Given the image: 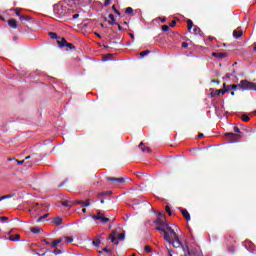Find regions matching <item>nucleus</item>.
<instances>
[{"mask_svg": "<svg viewBox=\"0 0 256 256\" xmlns=\"http://www.w3.org/2000/svg\"><path fill=\"white\" fill-rule=\"evenodd\" d=\"M165 230L167 231L171 239V242H168L170 245H172L175 249H179V247H183V243L179 239L177 232H175V230L171 226H169L168 223L166 224Z\"/></svg>", "mask_w": 256, "mask_h": 256, "instance_id": "1", "label": "nucleus"}, {"mask_svg": "<svg viewBox=\"0 0 256 256\" xmlns=\"http://www.w3.org/2000/svg\"><path fill=\"white\" fill-rule=\"evenodd\" d=\"M108 239H110V241L114 243V245H119V241H125V233L119 234L117 233V230H114L112 231V233H110Z\"/></svg>", "mask_w": 256, "mask_h": 256, "instance_id": "2", "label": "nucleus"}, {"mask_svg": "<svg viewBox=\"0 0 256 256\" xmlns=\"http://www.w3.org/2000/svg\"><path fill=\"white\" fill-rule=\"evenodd\" d=\"M241 91H255L256 83L255 82H249L248 80H241Z\"/></svg>", "mask_w": 256, "mask_h": 256, "instance_id": "3", "label": "nucleus"}, {"mask_svg": "<svg viewBox=\"0 0 256 256\" xmlns=\"http://www.w3.org/2000/svg\"><path fill=\"white\" fill-rule=\"evenodd\" d=\"M166 225H160L158 227H156V231H160V233H162L164 235V240L167 241V243H171V236H169V233L166 230Z\"/></svg>", "mask_w": 256, "mask_h": 256, "instance_id": "4", "label": "nucleus"}, {"mask_svg": "<svg viewBox=\"0 0 256 256\" xmlns=\"http://www.w3.org/2000/svg\"><path fill=\"white\" fill-rule=\"evenodd\" d=\"M182 247L183 249V253H184V256H201V253L199 251H195V250H189V246L187 245H183L180 246Z\"/></svg>", "mask_w": 256, "mask_h": 256, "instance_id": "5", "label": "nucleus"}, {"mask_svg": "<svg viewBox=\"0 0 256 256\" xmlns=\"http://www.w3.org/2000/svg\"><path fill=\"white\" fill-rule=\"evenodd\" d=\"M92 219H94L95 221H101L103 225H107V223H109L110 221V219L105 217V214H103L102 212H98L96 215L92 216Z\"/></svg>", "mask_w": 256, "mask_h": 256, "instance_id": "6", "label": "nucleus"}, {"mask_svg": "<svg viewBox=\"0 0 256 256\" xmlns=\"http://www.w3.org/2000/svg\"><path fill=\"white\" fill-rule=\"evenodd\" d=\"M106 181H110L111 185H123L125 178L106 177Z\"/></svg>", "mask_w": 256, "mask_h": 256, "instance_id": "7", "label": "nucleus"}, {"mask_svg": "<svg viewBox=\"0 0 256 256\" xmlns=\"http://www.w3.org/2000/svg\"><path fill=\"white\" fill-rule=\"evenodd\" d=\"M73 205H82V207H89L91 205V200L90 199H87L86 201L76 200L73 202Z\"/></svg>", "mask_w": 256, "mask_h": 256, "instance_id": "8", "label": "nucleus"}, {"mask_svg": "<svg viewBox=\"0 0 256 256\" xmlns=\"http://www.w3.org/2000/svg\"><path fill=\"white\" fill-rule=\"evenodd\" d=\"M179 211L182 213L186 221H191V214H189V211H187V209L179 208Z\"/></svg>", "mask_w": 256, "mask_h": 256, "instance_id": "9", "label": "nucleus"}, {"mask_svg": "<svg viewBox=\"0 0 256 256\" xmlns=\"http://www.w3.org/2000/svg\"><path fill=\"white\" fill-rule=\"evenodd\" d=\"M138 147L142 151V153H151V148L145 146V143L143 142H141Z\"/></svg>", "mask_w": 256, "mask_h": 256, "instance_id": "10", "label": "nucleus"}, {"mask_svg": "<svg viewBox=\"0 0 256 256\" xmlns=\"http://www.w3.org/2000/svg\"><path fill=\"white\" fill-rule=\"evenodd\" d=\"M7 24L9 25V27H11V29H17V27H19L16 19L7 20Z\"/></svg>", "mask_w": 256, "mask_h": 256, "instance_id": "11", "label": "nucleus"}, {"mask_svg": "<svg viewBox=\"0 0 256 256\" xmlns=\"http://www.w3.org/2000/svg\"><path fill=\"white\" fill-rule=\"evenodd\" d=\"M212 55L216 59H225V57H227V53H225V52H213Z\"/></svg>", "mask_w": 256, "mask_h": 256, "instance_id": "12", "label": "nucleus"}, {"mask_svg": "<svg viewBox=\"0 0 256 256\" xmlns=\"http://www.w3.org/2000/svg\"><path fill=\"white\" fill-rule=\"evenodd\" d=\"M217 95H225L223 89L211 90L210 97H217Z\"/></svg>", "mask_w": 256, "mask_h": 256, "instance_id": "13", "label": "nucleus"}, {"mask_svg": "<svg viewBox=\"0 0 256 256\" xmlns=\"http://www.w3.org/2000/svg\"><path fill=\"white\" fill-rule=\"evenodd\" d=\"M58 47L63 48L67 45V40L63 37H59L57 40Z\"/></svg>", "mask_w": 256, "mask_h": 256, "instance_id": "14", "label": "nucleus"}, {"mask_svg": "<svg viewBox=\"0 0 256 256\" xmlns=\"http://www.w3.org/2000/svg\"><path fill=\"white\" fill-rule=\"evenodd\" d=\"M222 93H224V95H225V93H229V91H233V86H232V84H230V85H226L225 83L223 84V89H222Z\"/></svg>", "mask_w": 256, "mask_h": 256, "instance_id": "15", "label": "nucleus"}, {"mask_svg": "<svg viewBox=\"0 0 256 256\" xmlns=\"http://www.w3.org/2000/svg\"><path fill=\"white\" fill-rule=\"evenodd\" d=\"M41 231H43V229H41L40 227L30 228V232L34 233V235H39V233H41Z\"/></svg>", "mask_w": 256, "mask_h": 256, "instance_id": "16", "label": "nucleus"}, {"mask_svg": "<svg viewBox=\"0 0 256 256\" xmlns=\"http://www.w3.org/2000/svg\"><path fill=\"white\" fill-rule=\"evenodd\" d=\"M125 14L130 15V17H135V11L131 7L126 8Z\"/></svg>", "mask_w": 256, "mask_h": 256, "instance_id": "17", "label": "nucleus"}, {"mask_svg": "<svg viewBox=\"0 0 256 256\" xmlns=\"http://www.w3.org/2000/svg\"><path fill=\"white\" fill-rule=\"evenodd\" d=\"M108 17L110 19V21H108L109 25H117V20H115V15L109 14Z\"/></svg>", "mask_w": 256, "mask_h": 256, "instance_id": "18", "label": "nucleus"}, {"mask_svg": "<svg viewBox=\"0 0 256 256\" xmlns=\"http://www.w3.org/2000/svg\"><path fill=\"white\" fill-rule=\"evenodd\" d=\"M233 37H235V39H239V37H243V31H241V30H234L233 31Z\"/></svg>", "mask_w": 256, "mask_h": 256, "instance_id": "19", "label": "nucleus"}, {"mask_svg": "<svg viewBox=\"0 0 256 256\" xmlns=\"http://www.w3.org/2000/svg\"><path fill=\"white\" fill-rule=\"evenodd\" d=\"M31 16L29 15H22L19 17V20L21 21V23H25V21H31Z\"/></svg>", "mask_w": 256, "mask_h": 256, "instance_id": "20", "label": "nucleus"}, {"mask_svg": "<svg viewBox=\"0 0 256 256\" xmlns=\"http://www.w3.org/2000/svg\"><path fill=\"white\" fill-rule=\"evenodd\" d=\"M53 223H54V225H63V218L56 217V218H54Z\"/></svg>", "mask_w": 256, "mask_h": 256, "instance_id": "21", "label": "nucleus"}, {"mask_svg": "<svg viewBox=\"0 0 256 256\" xmlns=\"http://www.w3.org/2000/svg\"><path fill=\"white\" fill-rule=\"evenodd\" d=\"M154 223L155 225H158V226L167 224V222L161 218H158L157 220H155Z\"/></svg>", "mask_w": 256, "mask_h": 256, "instance_id": "22", "label": "nucleus"}, {"mask_svg": "<svg viewBox=\"0 0 256 256\" xmlns=\"http://www.w3.org/2000/svg\"><path fill=\"white\" fill-rule=\"evenodd\" d=\"M21 239V235L16 234L9 237V241H19Z\"/></svg>", "mask_w": 256, "mask_h": 256, "instance_id": "23", "label": "nucleus"}, {"mask_svg": "<svg viewBox=\"0 0 256 256\" xmlns=\"http://www.w3.org/2000/svg\"><path fill=\"white\" fill-rule=\"evenodd\" d=\"M48 35H49L50 39H56L57 41L59 39V35H57V33H55V32H49Z\"/></svg>", "mask_w": 256, "mask_h": 256, "instance_id": "24", "label": "nucleus"}, {"mask_svg": "<svg viewBox=\"0 0 256 256\" xmlns=\"http://www.w3.org/2000/svg\"><path fill=\"white\" fill-rule=\"evenodd\" d=\"M63 207H73V201H63Z\"/></svg>", "mask_w": 256, "mask_h": 256, "instance_id": "25", "label": "nucleus"}, {"mask_svg": "<svg viewBox=\"0 0 256 256\" xmlns=\"http://www.w3.org/2000/svg\"><path fill=\"white\" fill-rule=\"evenodd\" d=\"M59 243H61V239H57V240H54L52 243H51V247L53 249L57 248V245H59Z\"/></svg>", "mask_w": 256, "mask_h": 256, "instance_id": "26", "label": "nucleus"}, {"mask_svg": "<svg viewBox=\"0 0 256 256\" xmlns=\"http://www.w3.org/2000/svg\"><path fill=\"white\" fill-rule=\"evenodd\" d=\"M135 175L138 179H143V175L144 177H148L147 173H141V172H135Z\"/></svg>", "mask_w": 256, "mask_h": 256, "instance_id": "27", "label": "nucleus"}, {"mask_svg": "<svg viewBox=\"0 0 256 256\" xmlns=\"http://www.w3.org/2000/svg\"><path fill=\"white\" fill-rule=\"evenodd\" d=\"M187 25H188V31L191 32V29H193V20L188 19Z\"/></svg>", "mask_w": 256, "mask_h": 256, "instance_id": "28", "label": "nucleus"}, {"mask_svg": "<svg viewBox=\"0 0 256 256\" xmlns=\"http://www.w3.org/2000/svg\"><path fill=\"white\" fill-rule=\"evenodd\" d=\"M18 165H23L25 163V165H27L28 167H31V165H33V163H30L29 162H25V160H16Z\"/></svg>", "mask_w": 256, "mask_h": 256, "instance_id": "29", "label": "nucleus"}, {"mask_svg": "<svg viewBox=\"0 0 256 256\" xmlns=\"http://www.w3.org/2000/svg\"><path fill=\"white\" fill-rule=\"evenodd\" d=\"M242 121H244L245 123H247L248 121L251 120V118L249 116H247V114H243L241 117Z\"/></svg>", "mask_w": 256, "mask_h": 256, "instance_id": "30", "label": "nucleus"}, {"mask_svg": "<svg viewBox=\"0 0 256 256\" xmlns=\"http://www.w3.org/2000/svg\"><path fill=\"white\" fill-rule=\"evenodd\" d=\"M236 89H240L241 90V82L239 84H233L232 85V91H236Z\"/></svg>", "mask_w": 256, "mask_h": 256, "instance_id": "31", "label": "nucleus"}, {"mask_svg": "<svg viewBox=\"0 0 256 256\" xmlns=\"http://www.w3.org/2000/svg\"><path fill=\"white\" fill-rule=\"evenodd\" d=\"M47 217H49V214H48V213H46V214L40 216V217L37 219V222H38V223H41V220H42V219H47Z\"/></svg>", "mask_w": 256, "mask_h": 256, "instance_id": "32", "label": "nucleus"}, {"mask_svg": "<svg viewBox=\"0 0 256 256\" xmlns=\"http://www.w3.org/2000/svg\"><path fill=\"white\" fill-rule=\"evenodd\" d=\"M193 31H194V34H195V35H199V34L201 33V28L195 26L194 29H193Z\"/></svg>", "mask_w": 256, "mask_h": 256, "instance_id": "33", "label": "nucleus"}, {"mask_svg": "<svg viewBox=\"0 0 256 256\" xmlns=\"http://www.w3.org/2000/svg\"><path fill=\"white\" fill-rule=\"evenodd\" d=\"M158 219H162V220L166 221L165 214L163 212H159Z\"/></svg>", "mask_w": 256, "mask_h": 256, "instance_id": "34", "label": "nucleus"}, {"mask_svg": "<svg viewBox=\"0 0 256 256\" xmlns=\"http://www.w3.org/2000/svg\"><path fill=\"white\" fill-rule=\"evenodd\" d=\"M104 253H107L108 255H113V251L111 249H108L107 247L103 248Z\"/></svg>", "mask_w": 256, "mask_h": 256, "instance_id": "35", "label": "nucleus"}, {"mask_svg": "<svg viewBox=\"0 0 256 256\" xmlns=\"http://www.w3.org/2000/svg\"><path fill=\"white\" fill-rule=\"evenodd\" d=\"M149 53H151L150 50H145V51L140 52V55H141V57H145V55H149Z\"/></svg>", "mask_w": 256, "mask_h": 256, "instance_id": "36", "label": "nucleus"}, {"mask_svg": "<svg viewBox=\"0 0 256 256\" xmlns=\"http://www.w3.org/2000/svg\"><path fill=\"white\" fill-rule=\"evenodd\" d=\"M166 212L168 213L169 217L173 215V212H171V207H169V205H166Z\"/></svg>", "mask_w": 256, "mask_h": 256, "instance_id": "37", "label": "nucleus"}, {"mask_svg": "<svg viewBox=\"0 0 256 256\" xmlns=\"http://www.w3.org/2000/svg\"><path fill=\"white\" fill-rule=\"evenodd\" d=\"M92 243H93V245H95V247H99V245H101V240L96 239Z\"/></svg>", "mask_w": 256, "mask_h": 256, "instance_id": "38", "label": "nucleus"}, {"mask_svg": "<svg viewBox=\"0 0 256 256\" xmlns=\"http://www.w3.org/2000/svg\"><path fill=\"white\" fill-rule=\"evenodd\" d=\"M225 135H226V137H239V135L234 134L233 132H228Z\"/></svg>", "mask_w": 256, "mask_h": 256, "instance_id": "39", "label": "nucleus"}, {"mask_svg": "<svg viewBox=\"0 0 256 256\" xmlns=\"http://www.w3.org/2000/svg\"><path fill=\"white\" fill-rule=\"evenodd\" d=\"M65 240H66V243H73V237L71 236H66Z\"/></svg>", "mask_w": 256, "mask_h": 256, "instance_id": "40", "label": "nucleus"}, {"mask_svg": "<svg viewBox=\"0 0 256 256\" xmlns=\"http://www.w3.org/2000/svg\"><path fill=\"white\" fill-rule=\"evenodd\" d=\"M144 251H146V253H151L153 250L151 249V246L147 245L144 247Z\"/></svg>", "mask_w": 256, "mask_h": 256, "instance_id": "41", "label": "nucleus"}, {"mask_svg": "<svg viewBox=\"0 0 256 256\" xmlns=\"http://www.w3.org/2000/svg\"><path fill=\"white\" fill-rule=\"evenodd\" d=\"M227 79H230V77H235V70L232 71V73L226 74Z\"/></svg>", "mask_w": 256, "mask_h": 256, "instance_id": "42", "label": "nucleus"}, {"mask_svg": "<svg viewBox=\"0 0 256 256\" xmlns=\"http://www.w3.org/2000/svg\"><path fill=\"white\" fill-rule=\"evenodd\" d=\"M15 15H17V17H19V18L22 16L20 8L15 9Z\"/></svg>", "mask_w": 256, "mask_h": 256, "instance_id": "43", "label": "nucleus"}, {"mask_svg": "<svg viewBox=\"0 0 256 256\" xmlns=\"http://www.w3.org/2000/svg\"><path fill=\"white\" fill-rule=\"evenodd\" d=\"M112 9L116 15H121V12L119 10H117V7H115V5L112 6Z\"/></svg>", "mask_w": 256, "mask_h": 256, "instance_id": "44", "label": "nucleus"}, {"mask_svg": "<svg viewBox=\"0 0 256 256\" xmlns=\"http://www.w3.org/2000/svg\"><path fill=\"white\" fill-rule=\"evenodd\" d=\"M53 253L54 255H61L62 251L58 248H55Z\"/></svg>", "mask_w": 256, "mask_h": 256, "instance_id": "45", "label": "nucleus"}, {"mask_svg": "<svg viewBox=\"0 0 256 256\" xmlns=\"http://www.w3.org/2000/svg\"><path fill=\"white\" fill-rule=\"evenodd\" d=\"M65 47H68L69 49H75V45L68 43V42H66Z\"/></svg>", "mask_w": 256, "mask_h": 256, "instance_id": "46", "label": "nucleus"}, {"mask_svg": "<svg viewBox=\"0 0 256 256\" xmlns=\"http://www.w3.org/2000/svg\"><path fill=\"white\" fill-rule=\"evenodd\" d=\"M11 197H13V195H4L1 196L2 201H5V199H11Z\"/></svg>", "mask_w": 256, "mask_h": 256, "instance_id": "47", "label": "nucleus"}, {"mask_svg": "<svg viewBox=\"0 0 256 256\" xmlns=\"http://www.w3.org/2000/svg\"><path fill=\"white\" fill-rule=\"evenodd\" d=\"M142 203L146 206V207H148V209H151V203H149V202H147V201H142Z\"/></svg>", "mask_w": 256, "mask_h": 256, "instance_id": "48", "label": "nucleus"}, {"mask_svg": "<svg viewBox=\"0 0 256 256\" xmlns=\"http://www.w3.org/2000/svg\"><path fill=\"white\" fill-rule=\"evenodd\" d=\"M162 31H164V32L169 31V26L168 25H163L162 26Z\"/></svg>", "mask_w": 256, "mask_h": 256, "instance_id": "49", "label": "nucleus"}, {"mask_svg": "<svg viewBox=\"0 0 256 256\" xmlns=\"http://www.w3.org/2000/svg\"><path fill=\"white\" fill-rule=\"evenodd\" d=\"M111 5V0H105L104 7H109Z\"/></svg>", "mask_w": 256, "mask_h": 256, "instance_id": "50", "label": "nucleus"}, {"mask_svg": "<svg viewBox=\"0 0 256 256\" xmlns=\"http://www.w3.org/2000/svg\"><path fill=\"white\" fill-rule=\"evenodd\" d=\"M110 192H100L98 193V197H103V195H109Z\"/></svg>", "mask_w": 256, "mask_h": 256, "instance_id": "51", "label": "nucleus"}, {"mask_svg": "<svg viewBox=\"0 0 256 256\" xmlns=\"http://www.w3.org/2000/svg\"><path fill=\"white\" fill-rule=\"evenodd\" d=\"M175 25H177V21L172 20L170 23V27H175Z\"/></svg>", "mask_w": 256, "mask_h": 256, "instance_id": "52", "label": "nucleus"}, {"mask_svg": "<svg viewBox=\"0 0 256 256\" xmlns=\"http://www.w3.org/2000/svg\"><path fill=\"white\" fill-rule=\"evenodd\" d=\"M234 133H241V130L239 129V127H234Z\"/></svg>", "mask_w": 256, "mask_h": 256, "instance_id": "53", "label": "nucleus"}, {"mask_svg": "<svg viewBox=\"0 0 256 256\" xmlns=\"http://www.w3.org/2000/svg\"><path fill=\"white\" fill-rule=\"evenodd\" d=\"M115 25H117L119 31H123V27L121 26L120 23H117V24H115Z\"/></svg>", "mask_w": 256, "mask_h": 256, "instance_id": "54", "label": "nucleus"}, {"mask_svg": "<svg viewBox=\"0 0 256 256\" xmlns=\"http://www.w3.org/2000/svg\"><path fill=\"white\" fill-rule=\"evenodd\" d=\"M182 47L185 49V48L189 47V44L187 42H183Z\"/></svg>", "mask_w": 256, "mask_h": 256, "instance_id": "55", "label": "nucleus"}, {"mask_svg": "<svg viewBox=\"0 0 256 256\" xmlns=\"http://www.w3.org/2000/svg\"><path fill=\"white\" fill-rule=\"evenodd\" d=\"M72 19H79V14H74V15L72 16Z\"/></svg>", "mask_w": 256, "mask_h": 256, "instance_id": "56", "label": "nucleus"}, {"mask_svg": "<svg viewBox=\"0 0 256 256\" xmlns=\"http://www.w3.org/2000/svg\"><path fill=\"white\" fill-rule=\"evenodd\" d=\"M0 219H1V221H7V219H9V218L6 216H2Z\"/></svg>", "mask_w": 256, "mask_h": 256, "instance_id": "57", "label": "nucleus"}, {"mask_svg": "<svg viewBox=\"0 0 256 256\" xmlns=\"http://www.w3.org/2000/svg\"><path fill=\"white\" fill-rule=\"evenodd\" d=\"M203 137H204V134H203V133L198 134V139H201V138H203Z\"/></svg>", "mask_w": 256, "mask_h": 256, "instance_id": "58", "label": "nucleus"}, {"mask_svg": "<svg viewBox=\"0 0 256 256\" xmlns=\"http://www.w3.org/2000/svg\"><path fill=\"white\" fill-rule=\"evenodd\" d=\"M160 21H161V23H165V21H167V18H165V17L161 18Z\"/></svg>", "mask_w": 256, "mask_h": 256, "instance_id": "59", "label": "nucleus"}, {"mask_svg": "<svg viewBox=\"0 0 256 256\" xmlns=\"http://www.w3.org/2000/svg\"><path fill=\"white\" fill-rule=\"evenodd\" d=\"M44 243H45L46 245H51V242H49V241H47V240H45V239H44Z\"/></svg>", "mask_w": 256, "mask_h": 256, "instance_id": "60", "label": "nucleus"}, {"mask_svg": "<svg viewBox=\"0 0 256 256\" xmlns=\"http://www.w3.org/2000/svg\"><path fill=\"white\" fill-rule=\"evenodd\" d=\"M130 37H131V39H135V34L130 33Z\"/></svg>", "mask_w": 256, "mask_h": 256, "instance_id": "61", "label": "nucleus"}, {"mask_svg": "<svg viewBox=\"0 0 256 256\" xmlns=\"http://www.w3.org/2000/svg\"><path fill=\"white\" fill-rule=\"evenodd\" d=\"M83 1H85V3H89V0H79V3H83Z\"/></svg>", "mask_w": 256, "mask_h": 256, "instance_id": "62", "label": "nucleus"}, {"mask_svg": "<svg viewBox=\"0 0 256 256\" xmlns=\"http://www.w3.org/2000/svg\"><path fill=\"white\" fill-rule=\"evenodd\" d=\"M95 35H96V37H99V39H101V34L95 32Z\"/></svg>", "mask_w": 256, "mask_h": 256, "instance_id": "63", "label": "nucleus"}, {"mask_svg": "<svg viewBox=\"0 0 256 256\" xmlns=\"http://www.w3.org/2000/svg\"><path fill=\"white\" fill-rule=\"evenodd\" d=\"M0 20H1V21H5V17H3V16L0 15Z\"/></svg>", "mask_w": 256, "mask_h": 256, "instance_id": "64", "label": "nucleus"}]
</instances>
